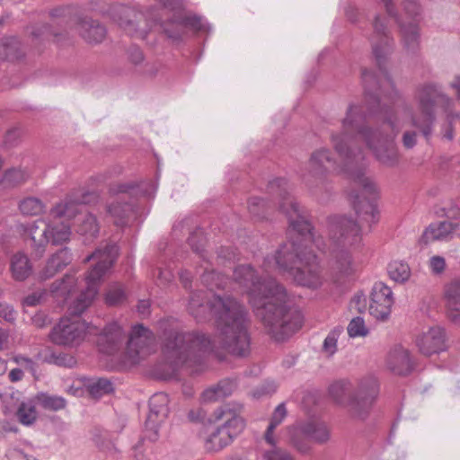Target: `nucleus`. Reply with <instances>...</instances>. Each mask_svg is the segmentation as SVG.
<instances>
[{"instance_id": "f257e3e1", "label": "nucleus", "mask_w": 460, "mask_h": 460, "mask_svg": "<svg viewBox=\"0 0 460 460\" xmlns=\"http://www.w3.org/2000/svg\"><path fill=\"white\" fill-rule=\"evenodd\" d=\"M373 29L369 41L379 75L367 68L361 71L367 111L358 103H349L341 130L331 134V142L341 164H337L330 149L320 148L312 153L307 173L303 177L305 184L313 189L323 184L331 172L341 170L361 187L360 193L352 191L349 195L359 222L346 216H335L329 221L330 236L336 246L332 254V278L338 285L345 283L355 272L347 247L360 243L364 222L370 229L379 220L378 191L376 184L365 176L364 155L358 141L362 140L376 159L386 167H395L400 159L395 143L399 129L394 108L399 93L386 68L394 40L379 15L375 17Z\"/></svg>"}, {"instance_id": "f03ea898", "label": "nucleus", "mask_w": 460, "mask_h": 460, "mask_svg": "<svg viewBox=\"0 0 460 460\" xmlns=\"http://www.w3.org/2000/svg\"><path fill=\"white\" fill-rule=\"evenodd\" d=\"M233 279L245 288L255 315L275 341H282L302 327L301 312L288 304L286 288L275 279L258 275L251 264L236 266Z\"/></svg>"}, {"instance_id": "7ed1b4c3", "label": "nucleus", "mask_w": 460, "mask_h": 460, "mask_svg": "<svg viewBox=\"0 0 460 460\" xmlns=\"http://www.w3.org/2000/svg\"><path fill=\"white\" fill-rule=\"evenodd\" d=\"M289 204L291 210L285 209V203L280 208L288 217V234L291 240L281 244L274 256H267L263 266L268 270V264L274 262L279 270L288 273L298 286L316 289L323 285L324 276L318 257L309 244H314L322 250L323 243L321 237L315 236L308 213L299 208L293 200Z\"/></svg>"}, {"instance_id": "20e7f679", "label": "nucleus", "mask_w": 460, "mask_h": 460, "mask_svg": "<svg viewBox=\"0 0 460 460\" xmlns=\"http://www.w3.org/2000/svg\"><path fill=\"white\" fill-rule=\"evenodd\" d=\"M188 310L201 322L205 313L210 310L215 317L220 346L228 353L246 357L251 349V338L248 332L249 321L245 307L229 295H214L208 300L207 293L193 291L190 295Z\"/></svg>"}, {"instance_id": "39448f33", "label": "nucleus", "mask_w": 460, "mask_h": 460, "mask_svg": "<svg viewBox=\"0 0 460 460\" xmlns=\"http://www.w3.org/2000/svg\"><path fill=\"white\" fill-rule=\"evenodd\" d=\"M414 99L419 112L411 111L410 125L413 129H407L402 133V143L405 149H412L417 146L418 135H421L427 142L431 139L437 121L436 108L445 112L451 111L454 101L447 96L442 86L436 83H425L416 89Z\"/></svg>"}, {"instance_id": "423d86ee", "label": "nucleus", "mask_w": 460, "mask_h": 460, "mask_svg": "<svg viewBox=\"0 0 460 460\" xmlns=\"http://www.w3.org/2000/svg\"><path fill=\"white\" fill-rule=\"evenodd\" d=\"M213 349L211 338L201 332L170 330L164 333L163 350L173 371L183 366H201L205 356Z\"/></svg>"}, {"instance_id": "0eeeda50", "label": "nucleus", "mask_w": 460, "mask_h": 460, "mask_svg": "<svg viewBox=\"0 0 460 460\" xmlns=\"http://www.w3.org/2000/svg\"><path fill=\"white\" fill-rule=\"evenodd\" d=\"M158 5L160 10L153 15L154 22L172 40H180L185 29L205 31L208 28L201 16L187 14L181 0H159Z\"/></svg>"}, {"instance_id": "6e6552de", "label": "nucleus", "mask_w": 460, "mask_h": 460, "mask_svg": "<svg viewBox=\"0 0 460 460\" xmlns=\"http://www.w3.org/2000/svg\"><path fill=\"white\" fill-rule=\"evenodd\" d=\"M118 246L114 243L105 245L103 249H97L84 261H89L96 259L95 265L86 272V288L74 303L69 306V314L73 317H79L93 303L98 293V284L105 272L113 265L118 256Z\"/></svg>"}, {"instance_id": "1a4fd4ad", "label": "nucleus", "mask_w": 460, "mask_h": 460, "mask_svg": "<svg viewBox=\"0 0 460 460\" xmlns=\"http://www.w3.org/2000/svg\"><path fill=\"white\" fill-rule=\"evenodd\" d=\"M243 405L226 403L213 412V420L221 422L205 439L204 447L208 452H217L233 442L245 428V420L241 416Z\"/></svg>"}, {"instance_id": "9d476101", "label": "nucleus", "mask_w": 460, "mask_h": 460, "mask_svg": "<svg viewBox=\"0 0 460 460\" xmlns=\"http://www.w3.org/2000/svg\"><path fill=\"white\" fill-rule=\"evenodd\" d=\"M54 23L64 30L75 27L81 37L92 44L101 43L106 36V28L98 21L80 13H73L70 8H58L51 11Z\"/></svg>"}, {"instance_id": "9b49d317", "label": "nucleus", "mask_w": 460, "mask_h": 460, "mask_svg": "<svg viewBox=\"0 0 460 460\" xmlns=\"http://www.w3.org/2000/svg\"><path fill=\"white\" fill-rule=\"evenodd\" d=\"M268 192L272 198V201L270 203L267 201L263 198L260 197H252L248 200V209L250 214L257 217L258 219H264L267 217V211L271 207V203H278L279 210L282 212L288 218L287 214L281 209V204L285 203V209L291 210V206L289 204L290 200L296 202L299 208L308 211L301 207L295 198L290 195L289 192V185L288 181L285 178H277L268 184Z\"/></svg>"}, {"instance_id": "f8f14e48", "label": "nucleus", "mask_w": 460, "mask_h": 460, "mask_svg": "<svg viewBox=\"0 0 460 460\" xmlns=\"http://www.w3.org/2000/svg\"><path fill=\"white\" fill-rule=\"evenodd\" d=\"M330 439V430L323 422L304 420L289 429V442L299 453L305 455L312 443L324 444Z\"/></svg>"}, {"instance_id": "ddd939ff", "label": "nucleus", "mask_w": 460, "mask_h": 460, "mask_svg": "<svg viewBox=\"0 0 460 460\" xmlns=\"http://www.w3.org/2000/svg\"><path fill=\"white\" fill-rule=\"evenodd\" d=\"M378 382L374 376L362 378L353 393L349 396L346 406L349 413L357 419L365 420L378 394Z\"/></svg>"}, {"instance_id": "4468645a", "label": "nucleus", "mask_w": 460, "mask_h": 460, "mask_svg": "<svg viewBox=\"0 0 460 460\" xmlns=\"http://www.w3.org/2000/svg\"><path fill=\"white\" fill-rule=\"evenodd\" d=\"M169 398L164 393H156L149 399V411L145 421L146 437L151 441H156L159 437V428L169 414Z\"/></svg>"}, {"instance_id": "2eb2a0df", "label": "nucleus", "mask_w": 460, "mask_h": 460, "mask_svg": "<svg viewBox=\"0 0 460 460\" xmlns=\"http://www.w3.org/2000/svg\"><path fill=\"white\" fill-rule=\"evenodd\" d=\"M87 325L76 319L62 318L52 329L49 338L52 342L62 346L78 344L84 336Z\"/></svg>"}, {"instance_id": "dca6fc26", "label": "nucleus", "mask_w": 460, "mask_h": 460, "mask_svg": "<svg viewBox=\"0 0 460 460\" xmlns=\"http://www.w3.org/2000/svg\"><path fill=\"white\" fill-rule=\"evenodd\" d=\"M394 304L393 292L383 282H376L372 288L369 314L378 320H385L391 314Z\"/></svg>"}, {"instance_id": "f3484780", "label": "nucleus", "mask_w": 460, "mask_h": 460, "mask_svg": "<svg viewBox=\"0 0 460 460\" xmlns=\"http://www.w3.org/2000/svg\"><path fill=\"white\" fill-rule=\"evenodd\" d=\"M387 14L394 18L400 27L401 40L408 53H416L420 46V29L417 22L404 24L397 15L392 0H382Z\"/></svg>"}, {"instance_id": "a211bd4d", "label": "nucleus", "mask_w": 460, "mask_h": 460, "mask_svg": "<svg viewBox=\"0 0 460 460\" xmlns=\"http://www.w3.org/2000/svg\"><path fill=\"white\" fill-rule=\"evenodd\" d=\"M24 234H27L31 241V248L36 258H41L45 252L47 244L49 243V226L43 219H37L31 223L21 225Z\"/></svg>"}, {"instance_id": "6ab92c4d", "label": "nucleus", "mask_w": 460, "mask_h": 460, "mask_svg": "<svg viewBox=\"0 0 460 460\" xmlns=\"http://www.w3.org/2000/svg\"><path fill=\"white\" fill-rule=\"evenodd\" d=\"M97 198L93 192L73 193L66 197L63 203L57 205L51 209L54 217L61 218L66 217L69 219L82 213L84 205L91 203Z\"/></svg>"}, {"instance_id": "aec40b11", "label": "nucleus", "mask_w": 460, "mask_h": 460, "mask_svg": "<svg viewBox=\"0 0 460 460\" xmlns=\"http://www.w3.org/2000/svg\"><path fill=\"white\" fill-rule=\"evenodd\" d=\"M126 338V332L117 322L105 325L97 337V346L102 353L113 354L121 347Z\"/></svg>"}, {"instance_id": "412c9836", "label": "nucleus", "mask_w": 460, "mask_h": 460, "mask_svg": "<svg viewBox=\"0 0 460 460\" xmlns=\"http://www.w3.org/2000/svg\"><path fill=\"white\" fill-rule=\"evenodd\" d=\"M416 345L420 352L425 356L444 351L447 349L445 330L439 326L430 327L417 337Z\"/></svg>"}, {"instance_id": "4be33fe9", "label": "nucleus", "mask_w": 460, "mask_h": 460, "mask_svg": "<svg viewBox=\"0 0 460 460\" xmlns=\"http://www.w3.org/2000/svg\"><path fill=\"white\" fill-rule=\"evenodd\" d=\"M72 261L73 254L69 248L59 249L48 259L45 267L39 273V278L41 280L53 278L58 272L68 266Z\"/></svg>"}, {"instance_id": "5701e85b", "label": "nucleus", "mask_w": 460, "mask_h": 460, "mask_svg": "<svg viewBox=\"0 0 460 460\" xmlns=\"http://www.w3.org/2000/svg\"><path fill=\"white\" fill-rule=\"evenodd\" d=\"M386 364L394 374L399 376H407L413 369L409 351L401 345H396L390 350Z\"/></svg>"}, {"instance_id": "b1692460", "label": "nucleus", "mask_w": 460, "mask_h": 460, "mask_svg": "<svg viewBox=\"0 0 460 460\" xmlns=\"http://www.w3.org/2000/svg\"><path fill=\"white\" fill-rule=\"evenodd\" d=\"M150 335L151 332L141 323L132 327L127 341V353L132 362L136 363L137 361L140 349L146 345Z\"/></svg>"}, {"instance_id": "393cba45", "label": "nucleus", "mask_w": 460, "mask_h": 460, "mask_svg": "<svg viewBox=\"0 0 460 460\" xmlns=\"http://www.w3.org/2000/svg\"><path fill=\"white\" fill-rule=\"evenodd\" d=\"M445 297L448 319L455 324H460V277L446 286Z\"/></svg>"}, {"instance_id": "a878e982", "label": "nucleus", "mask_w": 460, "mask_h": 460, "mask_svg": "<svg viewBox=\"0 0 460 460\" xmlns=\"http://www.w3.org/2000/svg\"><path fill=\"white\" fill-rule=\"evenodd\" d=\"M456 225L449 221L430 224L420 236V242L428 244L434 241L446 239L456 229Z\"/></svg>"}, {"instance_id": "bb28decb", "label": "nucleus", "mask_w": 460, "mask_h": 460, "mask_svg": "<svg viewBox=\"0 0 460 460\" xmlns=\"http://www.w3.org/2000/svg\"><path fill=\"white\" fill-rule=\"evenodd\" d=\"M10 270L14 280L23 281L31 275L32 265L24 253L17 252L11 258Z\"/></svg>"}, {"instance_id": "cd10ccee", "label": "nucleus", "mask_w": 460, "mask_h": 460, "mask_svg": "<svg viewBox=\"0 0 460 460\" xmlns=\"http://www.w3.org/2000/svg\"><path fill=\"white\" fill-rule=\"evenodd\" d=\"M24 52L21 41L16 37H4L0 40V58L15 61L22 58Z\"/></svg>"}, {"instance_id": "c85d7f7f", "label": "nucleus", "mask_w": 460, "mask_h": 460, "mask_svg": "<svg viewBox=\"0 0 460 460\" xmlns=\"http://www.w3.org/2000/svg\"><path fill=\"white\" fill-rule=\"evenodd\" d=\"M235 388V383L231 379H223L219 381L216 385L210 386L206 389L202 397L206 402H214L232 394Z\"/></svg>"}, {"instance_id": "c756f323", "label": "nucleus", "mask_w": 460, "mask_h": 460, "mask_svg": "<svg viewBox=\"0 0 460 460\" xmlns=\"http://www.w3.org/2000/svg\"><path fill=\"white\" fill-rule=\"evenodd\" d=\"M134 205L131 202L123 203L117 201L107 206V212L114 218L118 226H124L128 217L133 213Z\"/></svg>"}, {"instance_id": "7c9ffc66", "label": "nucleus", "mask_w": 460, "mask_h": 460, "mask_svg": "<svg viewBox=\"0 0 460 460\" xmlns=\"http://www.w3.org/2000/svg\"><path fill=\"white\" fill-rule=\"evenodd\" d=\"M76 232L85 236V240L95 238L99 233V225L95 216L91 213L82 215L77 219Z\"/></svg>"}, {"instance_id": "2f4dec72", "label": "nucleus", "mask_w": 460, "mask_h": 460, "mask_svg": "<svg viewBox=\"0 0 460 460\" xmlns=\"http://www.w3.org/2000/svg\"><path fill=\"white\" fill-rule=\"evenodd\" d=\"M49 243L53 245H58L69 241L71 236L70 226L62 221H54L49 223Z\"/></svg>"}, {"instance_id": "473e14b6", "label": "nucleus", "mask_w": 460, "mask_h": 460, "mask_svg": "<svg viewBox=\"0 0 460 460\" xmlns=\"http://www.w3.org/2000/svg\"><path fill=\"white\" fill-rule=\"evenodd\" d=\"M200 278L204 286L211 291L215 288H224L226 284V279L225 276L212 269L210 270L208 266L204 267V271Z\"/></svg>"}, {"instance_id": "72a5a7b5", "label": "nucleus", "mask_w": 460, "mask_h": 460, "mask_svg": "<svg viewBox=\"0 0 460 460\" xmlns=\"http://www.w3.org/2000/svg\"><path fill=\"white\" fill-rule=\"evenodd\" d=\"M38 404L44 410L58 411L66 407V402L62 396L40 394L36 397Z\"/></svg>"}, {"instance_id": "f704fd0d", "label": "nucleus", "mask_w": 460, "mask_h": 460, "mask_svg": "<svg viewBox=\"0 0 460 460\" xmlns=\"http://www.w3.org/2000/svg\"><path fill=\"white\" fill-rule=\"evenodd\" d=\"M387 272L389 277L398 283H403L410 278L411 270L407 263L403 261H392L388 264Z\"/></svg>"}, {"instance_id": "c9c22d12", "label": "nucleus", "mask_w": 460, "mask_h": 460, "mask_svg": "<svg viewBox=\"0 0 460 460\" xmlns=\"http://www.w3.org/2000/svg\"><path fill=\"white\" fill-rule=\"evenodd\" d=\"M88 391L92 396L98 398L112 393L114 391V385L110 379L100 377L93 380L88 385Z\"/></svg>"}, {"instance_id": "e433bc0d", "label": "nucleus", "mask_w": 460, "mask_h": 460, "mask_svg": "<svg viewBox=\"0 0 460 460\" xmlns=\"http://www.w3.org/2000/svg\"><path fill=\"white\" fill-rule=\"evenodd\" d=\"M76 279L73 274H66L64 278L54 281L50 286L52 293H59L63 296H69L75 289Z\"/></svg>"}, {"instance_id": "4c0bfd02", "label": "nucleus", "mask_w": 460, "mask_h": 460, "mask_svg": "<svg viewBox=\"0 0 460 460\" xmlns=\"http://www.w3.org/2000/svg\"><path fill=\"white\" fill-rule=\"evenodd\" d=\"M119 26L130 37L145 40L149 32V30L145 27H139L137 19H120Z\"/></svg>"}, {"instance_id": "58836bf2", "label": "nucleus", "mask_w": 460, "mask_h": 460, "mask_svg": "<svg viewBox=\"0 0 460 460\" xmlns=\"http://www.w3.org/2000/svg\"><path fill=\"white\" fill-rule=\"evenodd\" d=\"M27 173L20 168H11L4 172L2 184L5 188H11L23 183L27 180Z\"/></svg>"}, {"instance_id": "ea45409f", "label": "nucleus", "mask_w": 460, "mask_h": 460, "mask_svg": "<svg viewBox=\"0 0 460 460\" xmlns=\"http://www.w3.org/2000/svg\"><path fill=\"white\" fill-rule=\"evenodd\" d=\"M188 243L192 251L199 255L200 259L208 263V259L206 256L204 246L206 243V237L201 230H196L190 234L188 238Z\"/></svg>"}, {"instance_id": "a19ab883", "label": "nucleus", "mask_w": 460, "mask_h": 460, "mask_svg": "<svg viewBox=\"0 0 460 460\" xmlns=\"http://www.w3.org/2000/svg\"><path fill=\"white\" fill-rule=\"evenodd\" d=\"M19 208L23 215L37 216L44 211L45 205L40 199L29 197L20 202Z\"/></svg>"}, {"instance_id": "79ce46f5", "label": "nucleus", "mask_w": 460, "mask_h": 460, "mask_svg": "<svg viewBox=\"0 0 460 460\" xmlns=\"http://www.w3.org/2000/svg\"><path fill=\"white\" fill-rule=\"evenodd\" d=\"M342 331L341 327H335L325 337L322 346V352L327 357H332L336 353L338 339Z\"/></svg>"}, {"instance_id": "37998d69", "label": "nucleus", "mask_w": 460, "mask_h": 460, "mask_svg": "<svg viewBox=\"0 0 460 460\" xmlns=\"http://www.w3.org/2000/svg\"><path fill=\"white\" fill-rule=\"evenodd\" d=\"M17 417L20 422L23 425L29 426L32 424L37 419V411L35 406L30 402H22L19 405Z\"/></svg>"}, {"instance_id": "c03bdc74", "label": "nucleus", "mask_w": 460, "mask_h": 460, "mask_svg": "<svg viewBox=\"0 0 460 460\" xmlns=\"http://www.w3.org/2000/svg\"><path fill=\"white\" fill-rule=\"evenodd\" d=\"M349 388V381L339 380L331 385L329 387V394L337 403L343 404L345 402L344 397Z\"/></svg>"}, {"instance_id": "a18cd8bd", "label": "nucleus", "mask_w": 460, "mask_h": 460, "mask_svg": "<svg viewBox=\"0 0 460 460\" xmlns=\"http://www.w3.org/2000/svg\"><path fill=\"white\" fill-rule=\"evenodd\" d=\"M126 300V294L122 287L119 284L112 285L109 288L105 295V302L107 305L114 306L122 304Z\"/></svg>"}, {"instance_id": "49530a36", "label": "nucleus", "mask_w": 460, "mask_h": 460, "mask_svg": "<svg viewBox=\"0 0 460 460\" xmlns=\"http://www.w3.org/2000/svg\"><path fill=\"white\" fill-rule=\"evenodd\" d=\"M44 361L49 364H55L60 367H72L75 360V358L66 353H57L54 351H50L49 353L45 355Z\"/></svg>"}, {"instance_id": "de8ad7c7", "label": "nucleus", "mask_w": 460, "mask_h": 460, "mask_svg": "<svg viewBox=\"0 0 460 460\" xmlns=\"http://www.w3.org/2000/svg\"><path fill=\"white\" fill-rule=\"evenodd\" d=\"M348 334L349 337H364L368 333V330L365 325V322L362 317L357 316L353 318L348 327Z\"/></svg>"}, {"instance_id": "09e8293b", "label": "nucleus", "mask_w": 460, "mask_h": 460, "mask_svg": "<svg viewBox=\"0 0 460 460\" xmlns=\"http://www.w3.org/2000/svg\"><path fill=\"white\" fill-rule=\"evenodd\" d=\"M265 460H295V457L286 449L274 447L264 453Z\"/></svg>"}, {"instance_id": "8fccbe9b", "label": "nucleus", "mask_w": 460, "mask_h": 460, "mask_svg": "<svg viewBox=\"0 0 460 460\" xmlns=\"http://www.w3.org/2000/svg\"><path fill=\"white\" fill-rule=\"evenodd\" d=\"M137 185L132 182H125V183H113L110 185L109 192L112 195L117 194H124V193H133L136 190Z\"/></svg>"}, {"instance_id": "3c124183", "label": "nucleus", "mask_w": 460, "mask_h": 460, "mask_svg": "<svg viewBox=\"0 0 460 460\" xmlns=\"http://www.w3.org/2000/svg\"><path fill=\"white\" fill-rule=\"evenodd\" d=\"M31 34L34 38H40L41 36L48 38L49 36H52L57 39L58 41L59 40V37L62 35L55 31L51 24H44L41 27L36 28L32 31Z\"/></svg>"}, {"instance_id": "603ef678", "label": "nucleus", "mask_w": 460, "mask_h": 460, "mask_svg": "<svg viewBox=\"0 0 460 460\" xmlns=\"http://www.w3.org/2000/svg\"><path fill=\"white\" fill-rule=\"evenodd\" d=\"M20 129L17 128H10L6 131L3 145L5 148H11L18 144L19 138H20Z\"/></svg>"}, {"instance_id": "864d4df0", "label": "nucleus", "mask_w": 460, "mask_h": 460, "mask_svg": "<svg viewBox=\"0 0 460 460\" xmlns=\"http://www.w3.org/2000/svg\"><path fill=\"white\" fill-rule=\"evenodd\" d=\"M402 4L404 13L413 20L411 22H416L417 17L420 13V5L416 2L411 0L404 1Z\"/></svg>"}, {"instance_id": "5fc2aeb1", "label": "nucleus", "mask_w": 460, "mask_h": 460, "mask_svg": "<svg viewBox=\"0 0 460 460\" xmlns=\"http://www.w3.org/2000/svg\"><path fill=\"white\" fill-rule=\"evenodd\" d=\"M16 315L17 312L11 305L0 302V317L8 323H13Z\"/></svg>"}, {"instance_id": "6e6d98bb", "label": "nucleus", "mask_w": 460, "mask_h": 460, "mask_svg": "<svg viewBox=\"0 0 460 460\" xmlns=\"http://www.w3.org/2000/svg\"><path fill=\"white\" fill-rule=\"evenodd\" d=\"M8 460H39L32 455H28L19 448H10L5 454Z\"/></svg>"}, {"instance_id": "4d7b16f0", "label": "nucleus", "mask_w": 460, "mask_h": 460, "mask_svg": "<svg viewBox=\"0 0 460 460\" xmlns=\"http://www.w3.org/2000/svg\"><path fill=\"white\" fill-rule=\"evenodd\" d=\"M429 268L434 274H441L446 269V261L442 256L434 255L429 259Z\"/></svg>"}, {"instance_id": "13d9d810", "label": "nucleus", "mask_w": 460, "mask_h": 460, "mask_svg": "<svg viewBox=\"0 0 460 460\" xmlns=\"http://www.w3.org/2000/svg\"><path fill=\"white\" fill-rule=\"evenodd\" d=\"M128 60L134 65H139L144 61V54L139 47L130 46L127 50Z\"/></svg>"}, {"instance_id": "bf43d9fd", "label": "nucleus", "mask_w": 460, "mask_h": 460, "mask_svg": "<svg viewBox=\"0 0 460 460\" xmlns=\"http://www.w3.org/2000/svg\"><path fill=\"white\" fill-rule=\"evenodd\" d=\"M286 416L287 409L285 403L282 402L276 407L270 418V423L278 427L284 420Z\"/></svg>"}, {"instance_id": "052dcab7", "label": "nucleus", "mask_w": 460, "mask_h": 460, "mask_svg": "<svg viewBox=\"0 0 460 460\" xmlns=\"http://www.w3.org/2000/svg\"><path fill=\"white\" fill-rule=\"evenodd\" d=\"M277 385L273 381H267L262 384L253 394L255 397H261L262 395H268L275 393Z\"/></svg>"}, {"instance_id": "680f3d73", "label": "nucleus", "mask_w": 460, "mask_h": 460, "mask_svg": "<svg viewBox=\"0 0 460 460\" xmlns=\"http://www.w3.org/2000/svg\"><path fill=\"white\" fill-rule=\"evenodd\" d=\"M350 308L362 313L366 309V296L362 293H357L350 300Z\"/></svg>"}, {"instance_id": "e2e57ef3", "label": "nucleus", "mask_w": 460, "mask_h": 460, "mask_svg": "<svg viewBox=\"0 0 460 460\" xmlns=\"http://www.w3.org/2000/svg\"><path fill=\"white\" fill-rule=\"evenodd\" d=\"M436 213L438 217L454 218L459 215L460 208L456 205L451 203L447 208L444 207L438 210Z\"/></svg>"}, {"instance_id": "0e129e2a", "label": "nucleus", "mask_w": 460, "mask_h": 460, "mask_svg": "<svg viewBox=\"0 0 460 460\" xmlns=\"http://www.w3.org/2000/svg\"><path fill=\"white\" fill-rule=\"evenodd\" d=\"M44 296V292H33L24 297L22 304L25 306H35L40 303Z\"/></svg>"}, {"instance_id": "69168bd1", "label": "nucleus", "mask_w": 460, "mask_h": 460, "mask_svg": "<svg viewBox=\"0 0 460 460\" xmlns=\"http://www.w3.org/2000/svg\"><path fill=\"white\" fill-rule=\"evenodd\" d=\"M32 323L38 328H43L50 323V320L45 313H38L32 317Z\"/></svg>"}, {"instance_id": "338daca9", "label": "nucleus", "mask_w": 460, "mask_h": 460, "mask_svg": "<svg viewBox=\"0 0 460 460\" xmlns=\"http://www.w3.org/2000/svg\"><path fill=\"white\" fill-rule=\"evenodd\" d=\"M150 301L149 300H139L137 305V313L143 317L148 316L150 314Z\"/></svg>"}, {"instance_id": "774afa93", "label": "nucleus", "mask_w": 460, "mask_h": 460, "mask_svg": "<svg viewBox=\"0 0 460 460\" xmlns=\"http://www.w3.org/2000/svg\"><path fill=\"white\" fill-rule=\"evenodd\" d=\"M179 278L183 287L188 289L191 286L192 276L191 273L187 270H181L179 272Z\"/></svg>"}]
</instances>
